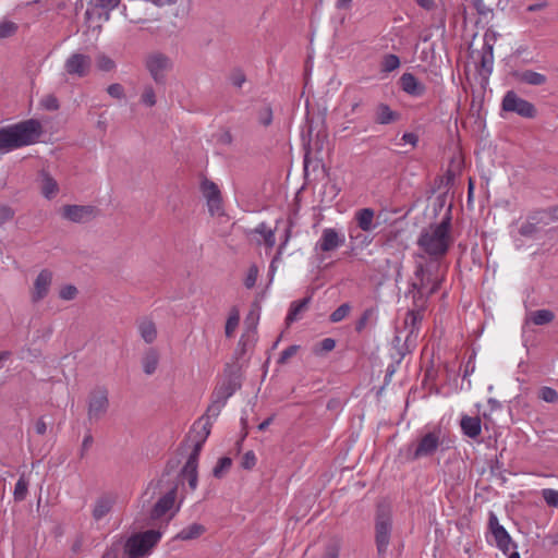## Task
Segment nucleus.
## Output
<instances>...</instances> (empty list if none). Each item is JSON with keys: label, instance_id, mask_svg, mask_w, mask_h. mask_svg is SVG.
Instances as JSON below:
<instances>
[{"label": "nucleus", "instance_id": "obj_1", "mask_svg": "<svg viewBox=\"0 0 558 558\" xmlns=\"http://www.w3.org/2000/svg\"><path fill=\"white\" fill-rule=\"evenodd\" d=\"M446 272L447 265L444 262L418 263L411 279L410 289L405 293V298L412 299L413 308L405 313L402 325H397L392 341V349L397 351V356L392 354L391 356L398 363L415 345L423 319L422 311L427 299L439 289Z\"/></svg>", "mask_w": 558, "mask_h": 558}, {"label": "nucleus", "instance_id": "obj_25", "mask_svg": "<svg viewBox=\"0 0 558 558\" xmlns=\"http://www.w3.org/2000/svg\"><path fill=\"white\" fill-rule=\"evenodd\" d=\"M311 296L303 298L302 300L291 303L288 315L286 317L287 324H291L300 318V315L308 308Z\"/></svg>", "mask_w": 558, "mask_h": 558}, {"label": "nucleus", "instance_id": "obj_22", "mask_svg": "<svg viewBox=\"0 0 558 558\" xmlns=\"http://www.w3.org/2000/svg\"><path fill=\"white\" fill-rule=\"evenodd\" d=\"M463 434L470 438H476L482 432V422L477 416L464 415L460 422Z\"/></svg>", "mask_w": 558, "mask_h": 558}, {"label": "nucleus", "instance_id": "obj_44", "mask_svg": "<svg viewBox=\"0 0 558 558\" xmlns=\"http://www.w3.org/2000/svg\"><path fill=\"white\" fill-rule=\"evenodd\" d=\"M141 101L148 107H153L156 105V94L153 86L147 85L144 87V90L141 96Z\"/></svg>", "mask_w": 558, "mask_h": 558}, {"label": "nucleus", "instance_id": "obj_51", "mask_svg": "<svg viewBox=\"0 0 558 558\" xmlns=\"http://www.w3.org/2000/svg\"><path fill=\"white\" fill-rule=\"evenodd\" d=\"M257 277H258V267L256 265L250 266L246 278L244 280V286L247 289H252L256 283Z\"/></svg>", "mask_w": 558, "mask_h": 558}, {"label": "nucleus", "instance_id": "obj_4", "mask_svg": "<svg viewBox=\"0 0 558 558\" xmlns=\"http://www.w3.org/2000/svg\"><path fill=\"white\" fill-rule=\"evenodd\" d=\"M446 432L440 425L425 426L414 445L413 457L423 459L433 457L440 448L444 450L446 442Z\"/></svg>", "mask_w": 558, "mask_h": 558}, {"label": "nucleus", "instance_id": "obj_56", "mask_svg": "<svg viewBox=\"0 0 558 558\" xmlns=\"http://www.w3.org/2000/svg\"><path fill=\"white\" fill-rule=\"evenodd\" d=\"M107 93L111 97L117 98V99H122L125 96L124 88L119 83H114V84L109 85L108 88H107Z\"/></svg>", "mask_w": 558, "mask_h": 558}, {"label": "nucleus", "instance_id": "obj_15", "mask_svg": "<svg viewBox=\"0 0 558 558\" xmlns=\"http://www.w3.org/2000/svg\"><path fill=\"white\" fill-rule=\"evenodd\" d=\"M344 235L338 233L332 228H326L322 232V236L315 245V250L323 252H331L344 243Z\"/></svg>", "mask_w": 558, "mask_h": 558}, {"label": "nucleus", "instance_id": "obj_57", "mask_svg": "<svg viewBox=\"0 0 558 558\" xmlns=\"http://www.w3.org/2000/svg\"><path fill=\"white\" fill-rule=\"evenodd\" d=\"M400 66V59L396 54H386V72H391Z\"/></svg>", "mask_w": 558, "mask_h": 558}, {"label": "nucleus", "instance_id": "obj_41", "mask_svg": "<svg viewBox=\"0 0 558 558\" xmlns=\"http://www.w3.org/2000/svg\"><path fill=\"white\" fill-rule=\"evenodd\" d=\"M258 122L264 125V126H268L271 124L272 122V109L269 105H265L263 106L259 110H258Z\"/></svg>", "mask_w": 558, "mask_h": 558}, {"label": "nucleus", "instance_id": "obj_43", "mask_svg": "<svg viewBox=\"0 0 558 558\" xmlns=\"http://www.w3.org/2000/svg\"><path fill=\"white\" fill-rule=\"evenodd\" d=\"M121 0H95V5L105 10V20H109V12L120 4Z\"/></svg>", "mask_w": 558, "mask_h": 558}, {"label": "nucleus", "instance_id": "obj_35", "mask_svg": "<svg viewBox=\"0 0 558 558\" xmlns=\"http://www.w3.org/2000/svg\"><path fill=\"white\" fill-rule=\"evenodd\" d=\"M232 465V459L229 457H222L218 460L217 464L213 469V475L216 478H221L230 470Z\"/></svg>", "mask_w": 558, "mask_h": 558}, {"label": "nucleus", "instance_id": "obj_55", "mask_svg": "<svg viewBox=\"0 0 558 558\" xmlns=\"http://www.w3.org/2000/svg\"><path fill=\"white\" fill-rule=\"evenodd\" d=\"M76 294H77V289H76V287H74L72 284L64 286L63 288H61V290L59 292V296L65 301L75 299Z\"/></svg>", "mask_w": 558, "mask_h": 558}, {"label": "nucleus", "instance_id": "obj_30", "mask_svg": "<svg viewBox=\"0 0 558 558\" xmlns=\"http://www.w3.org/2000/svg\"><path fill=\"white\" fill-rule=\"evenodd\" d=\"M376 546L379 555L384 551V517L381 511V504H377V513H376Z\"/></svg>", "mask_w": 558, "mask_h": 558}, {"label": "nucleus", "instance_id": "obj_24", "mask_svg": "<svg viewBox=\"0 0 558 558\" xmlns=\"http://www.w3.org/2000/svg\"><path fill=\"white\" fill-rule=\"evenodd\" d=\"M41 178V194L47 198H53L59 192V185L57 181L45 170L40 172Z\"/></svg>", "mask_w": 558, "mask_h": 558}, {"label": "nucleus", "instance_id": "obj_7", "mask_svg": "<svg viewBox=\"0 0 558 558\" xmlns=\"http://www.w3.org/2000/svg\"><path fill=\"white\" fill-rule=\"evenodd\" d=\"M501 110L510 113H517L525 119L536 117L535 106L520 97L514 90H508L501 100Z\"/></svg>", "mask_w": 558, "mask_h": 558}, {"label": "nucleus", "instance_id": "obj_33", "mask_svg": "<svg viewBox=\"0 0 558 558\" xmlns=\"http://www.w3.org/2000/svg\"><path fill=\"white\" fill-rule=\"evenodd\" d=\"M226 405L225 402L213 398L211 403L208 405L205 414L199 418V421L210 422V418H216L220 414L222 408Z\"/></svg>", "mask_w": 558, "mask_h": 558}, {"label": "nucleus", "instance_id": "obj_13", "mask_svg": "<svg viewBox=\"0 0 558 558\" xmlns=\"http://www.w3.org/2000/svg\"><path fill=\"white\" fill-rule=\"evenodd\" d=\"M147 2L146 0H128L123 4L122 13L131 23H143L146 21Z\"/></svg>", "mask_w": 558, "mask_h": 558}, {"label": "nucleus", "instance_id": "obj_45", "mask_svg": "<svg viewBox=\"0 0 558 558\" xmlns=\"http://www.w3.org/2000/svg\"><path fill=\"white\" fill-rule=\"evenodd\" d=\"M542 497L548 506L558 507V490L553 488H544L542 490Z\"/></svg>", "mask_w": 558, "mask_h": 558}, {"label": "nucleus", "instance_id": "obj_12", "mask_svg": "<svg viewBox=\"0 0 558 558\" xmlns=\"http://www.w3.org/2000/svg\"><path fill=\"white\" fill-rule=\"evenodd\" d=\"M90 57L83 53L71 54L64 63V69L66 73L70 75H76L78 77L86 76L90 71Z\"/></svg>", "mask_w": 558, "mask_h": 558}, {"label": "nucleus", "instance_id": "obj_3", "mask_svg": "<svg viewBox=\"0 0 558 558\" xmlns=\"http://www.w3.org/2000/svg\"><path fill=\"white\" fill-rule=\"evenodd\" d=\"M43 134L41 123L28 119L0 129V151L8 153L36 143Z\"/></svg>", "mask_w": 558, "mask_h": 558}, {"label": "nucleus", "instance_id": "obj_59", "mask_svg": "<svg viewBox=\"0 0 558 558\" xmlns=\"http://www.w3.org/2000/svg\"><path fill=\"white\" fill-rule=\"evenodd\" d=\"M14 216V211L9 206L0 205V226H2L4 222L12 219Z\"/></svg>", "mask_w": 558, "mask_h": 558}, {"label": "nucleus", "instance_id": "obj_29", "mask_svg": "<svg viewBox=\"0 0 558 558\" xmlns=\"http://www.w3.org/2000/svg\"><path fill=\"white\" fill-rule=\"evenodd\" d=\"M555 318V315L549 310H537L534 312H531L527 315L526 322H531L536 326H543L546 324H549Z\"/></svg>", "mask_w": 558, "mask_h": 558}, {"label": "nucleus", "instance_id": "obj_38", "mask_svg": "<svg viewBox=\"0 0 558 558\" xmlns=\"http://www.w3.org/2000/svg\"><path fill=\"white\" fill-rule=\"evenodd\" d=\"M19 26L16 23L3 20L0 22V39L12 37L16 34Z\"/></svg>", "mask_w": 558, "mask_h": 558}, {"label": "nucleus", "instance_id": "obj_6", "mask_svg": "<svg viewBox=\"0 0 558 558\" xmlns=\"http://www.w3.org/2000/svg\"><path fill=\"white\" fill-rule=\"evenodd\" d=\"M144 63L154 82L158 85H165L167 74L173 66L172 60L160 51H153L145 57Z\"/></svg>", "mask_w": 558, "mask_h": 558}, {"label": "nucleus", "instance_id": "obj_62", "mask_svg": "<svg viewBox=\"0 0 558 558\" xmlns=\"http://www.w3.org/2000/svg\"><path fill=\"white\" fill-rule=\"evenodd\" d=\"M219 143L221 144H225V145H230L233 141V137H232V134L230 131H225L223 133L220 134L219 136Z\"/></svg>", "mask_w": 558, "mask_h": 558}, {"label": "nucleus", "instance_id": "obj_54", "mask_svg": "<svg viewBox=\"0 0 558 558\" xmlns=\"http://www.w3.org/2000/svg\"><path fill=\"white\" fill-rule=\"evenodd\" d=\"M256 456L255 453L250 450L244 453L241 461V466L245 470H252L256 464Z\"/></svg>", "mask_w": 558, "mask_h": 558}, {"label": "nucleus", "instance_id": "obj_26", "mask_svg": "<svg viewBox=\"0 0 558 558\" xmlns=\"http://www.w3.org/2000/svg\"><path fill=\"white\" fill-rule=\"evenodd\" d=\"M355 220L357 227L363 231H371L375 228L373 223L374 210L372 208H363L356 211Z\"/></svg>", "mask_w": 558, "mask_h": 558}, {"label": "nucleus", "instance_id": "obj_58", "mask_svg": "<svg viewBox=\"0 0 558 558\" xmlns=\"http://www.w3.org/2000/svg\"><path fill=\"white\" fill-rule=\"evenodd\" d=\"M93 442H94V438H93L92 434L90 433L86 434L84 436V439L82 441L81 449L78 452L81 459H83L85 457L86 452L92 447Z\"/></svg>", "mask_w": 558, "mask_h": 558}, {"label": "nucleus", "instance_id": "obj_49", "mask_svg": "<svg viewBox=\"0 0 558 558\" xmlns=\"http://www.w3.org/2000/svg\"><path fill=\"white\" fill-rule=\"evenodd\" d=\"M96 62L98 69L105 72L111 71L116 66L114 61L106 54H99Z\"/></svg>", "mask_w": 558, "mask_h": 558}, {"label": "nucleus", "instance_id": "obj_19", "mask_svg": "<svg viewBox=\"0 0 558 558\" xmlns=\"http://www.w3.org/2000/svg\"><path fill=\"white\" fill-rule=\"evenodd\" d=\"M202 421H196L191 430H190V434L187 436V440H190L192 442V446H198V447H203L204 444L206 442L208 436L210 435V429H211V422H204L202 425H201Z\"/></svg>", "mask_w": 558, "mask_h": 558}, {"label": "nucleus", "instance_id": "obj_21", "mask_svg": "<svg viewBox=\"0 0 558 558\" xmlns=\"http://www.w3.org/2000/svg\"><path fill=\"white\" fill-rule=\"evenodd\" d=\"M241 384L236 377H229L227 381L222 383L219 387H217L211 398H216L225 403L227 400L238 390L240 389Z\"/></svg>", "mask_w": 558, "mask_h": 558}, {"label": "nucleus", "instance_id": "obj_18", "mask_svg": "<svg viewBox=\"0 0 558 558\" xmlns=\"http://www.w3.org/2000/svg\"><path fill=\"white\" fill-rule=\"evenodd\" d=\"M177 497V486H173L162 497L158 499L150 510V519L157 520L162 518L172 507Z\"/></svg>", "mask_w": 558, "mask_h": 558}, {"label": "nucleus", "instance_id": "obj_48", "mask_svg": "<svg viewBox=\"0 0 558 558\" xmlns=\"http://www.w3.org/2000/svg\"><path fill=\"white\" fill-rule=\"evenodd\" d=\"M538 396L542 400L548 403H554L558 400L557 391L550 387H542L539 389Z\"/></svg>", "mask_w": 558, "mask_h": 558}, {"label": "nucleus", "instance_id": "obj_46", "mask_svg": "<svg viewBox=\"0 0 558 558\" xmlns=\"http://www.w3.org/2000/svg\"><path fill=\"white\" fill-rule=\"evenodd\" d=\"M229 78L232 85L238 88H241L242 85L246 82V75L241 69H233Z\"/></svg>", "mask_w": 558, "mask_h": 558}, {"label": "nucleus", "instance_id": "obj_2", "mask_svg": "<svg viewBox=\"0 0 558 558\" xmlns=\"http://www.w3.org/2000/svg\"><path fill=\"white\" fill-rule=\"evenodd\" d=\"M453 242L451 215L448 209L440 222L433 223L421 232L417 245L422 251V258L428 257L429 262H444V257Z\"/></svg>", "mask_w": 558, "mask_h": 558}, {"label": "nucleus", "instance_id": "obj_34", "mask_svg": "<svg viewBox=\"0 0 558 558\" xmlns=\"http://www.w3.org/2000/svg\"><path fill=\"white\" fill-rule=\"evenodd\" d=\"M27 492H28V481L25 478L24 475H21L15 484V487H14V492H13L14 500L23 501L27 496Z\"/></svg>", "mask_w": 558, "mask_h": 558}, {"label": "nucleus", "instance_id": "obj_37", "mask_svg": "<svg viewBox=\"0 0 558 558\" xmlns=\"http://www.w3.org/2000/svg\"><path fill=\"white\" fill-rule=\"evenodd\" d=\"M239 322H240L239 311L235 307H233L230 312V315L227 319L226 327H225V332H226L227 337H231L233 335L235 328L239 325Z\"/></svg>", "mask_w": 558, "mask_h": 558}, {"label": "nucleus", "instance_id": "obj_42", "mask_svg": "<svg viewBox=\"0 0 558 558\" xmlns=\"http://www.w3.org/2000/svg\"><path fill=\"white\" fill-rule=\"evenodd\" d=\"M202 449H203V447L193 445V449L182 469H197L198 458H199Z\"/></svg>", "mask_w": 558, "mask_h": 558}, {"label": "nucleus", "instance_id": "obj_63", "mask_svg": "<svg viewBox=\"0 0 558 558\" xmlns=\"http://www.w3.org/2000/svg\"><path fill=\"white\" fill-rule=\"evenodd\" d=\"M401 140L404 144H411L414 146L417 142V136L414 133H404Z\"/></svg>", "mask_w": 558, "mask_h": 558}, {"label": "nucleus", "instance_id": "obj_47", "mask_svg": "<svg viewBox=\"0 0 558 558\" xmlns=\"http://www.w3.org/2000/svg\"><path fill=\"white\" fill-rule=\"evenodd\" d=\"M537 232V223L534 221H525L519 228V233L525 238H532Z\"/></svg>", "mask_w": 558, "mask_h": 558}, {"label": "nucleus", "instance_id": "obj_61", "mask_svg": "<svg viewBox=\"0 0 558 558\" xmlns=\"http://www.w3.org/2000/svg\"><path fill=\"white\" fill-rule=\"evenodd\" d=\"M35 430L38 435H45L47 432V423L44 416L39 417L35 424Z\"/></svg>", "mask_w": 558, "mask_h": 558}, {"label": "nucleus", "instance_id": "obj_53", "mask_svg": "<svg viewBox=\"0 0 558 558\" xmlns=\"http://www.w3.org/2000/svg\"><path fill=\"white\" fill-rule=\"evenodd\" d=\"M340 544L338 541L330 542L325 549L324 558H339Z\"/></svg>", "mask_w": 558, "mask_h": 558}, {"label": "nucleus", "instance_id": "obj_28", "mask_svg": "<svg viewBox=\"0 0 558 558\" xmlns=\"http://www.w3.org/2000/svg\"><path fill=\"white\" fill-rule=\"evenodd\" d=\"M206 529L203 524L192 523L186 527L182 529L175 536V538L181 541H191L196 539L201 535L205 533Z\"/></svg>", "mask_w": 558, "mask_h": 558}, {"label": "nucleus", "instance_id": "obj_36", "mask_svg": "<svg viewBox=\"0 0 558 558\" xmlns=\"http://www.w3.org/2000/svg\"><path fill=\"white\" fill-rule=\"evenodd\" d=\"M378 314V308L377 307H369V308H366L362 316L360 317V319L356 322V326H355V329L356 331H362L366 325L373 320L374 317H376Z\"/></svg>", "mask_w": 558, "mask_h": 558}, {"label": "nucleus", "instance_id": "obj_40", "mask_svg": "<svg viewBox=\"0 0 558 558\" xmlns=\"http://www.w3.org/2000/svg\"><path fill=\"white\" fill-rule=\"evenodd\" d=\"M350 310H351V306L349 305V303H343L341 304L338 308H336L329 319L330 322L332 323H339L341 322L342 319H344L348 314L350 313Z\"/></svg>", "mask_w": 558, "mask_h": 558}, {"label": "nucleus", "instance_id": "obj_60", "mask_svg": "<svg viewBox=\"0 0 558 558\" xmlns=\"http://www.w3.org/2000/svg\"><path fill=\"white\" fill-rule=\"evenodd\" d=\"M320 350L324 352H329L335 349L336 341L332 338H325L319 343Z\"/></svg>", "mask_w": 558, "mask_h": 558}, {"label": "nucleus", "instance_id": "obj_27", "mask_svg": "<svg viewBox=\"0 0 558 558\" xmlns=\"http://www.w3.org/2000/svg\"><path fill=\"white\" fill-rule=\"evenodd\" d=\"M159 363V354L156 349L149 348L143 359H142V365L143 371L146 375H153L158 366Z\"/></svg>", "mask_w": 558, "mask_h": 558}, {"label": "nucleus", "instance_id": "obj_14", "mask_svg": "<svg viewBox=\"0 0 558 558\" xmlns=\"http://www.w3.org/2000/svg\"><path fill=\"white\" fill-rule=\"evenodd\" d=\"M478 54V73L484 80H487L494 69V45L487 39V35H485L484 44Z\"/></svg>", "mask_w": 558, "mask_h": 558}, {"label": "nucleus", "instance_id": "obj_32", "mask_svg": "<svg viewBox=\"0 0 558 558\" xmlns=\"http://www.w3.org/2000/svg\"><path fill=\"white\" fill-rule=\"evenodd\" d=\"M254 233L263 236L264 243L268 248L274 247L276 243L275 231L269 229L265 222H260L254 230Z\"/></svg>", "mask_w": 558, "mask_h": 558}, {"label": "nucleus", "instance_id": "obj_5", "mask_svg": "<svg viewBox=\"0 0 558 558\" xmlns=\"http://www.w3.org/2000/svg\"><path fill=\"white\" fill-rule=\"evenodd\" d=\"M161 533L156 530H148L131 535L124 545L129 558H143L150 555L151 549L158 544Z\"/></svg>", "mask_w": 558, "mask_h": 558}, {"label": "nucleus", "instance_id": "obj_16", "mask_svg": "<svg viewBox=\"0 0 558 558\" xmlns=\"http://www.w3.org/2000/svg\"><path fill=\"white\" fill-rule=\"evenodd\" d=\"M52 282V272L48 269H43L34 281V289L32 291V301L39 302L45 299L49 292Z\"/></svg>", "mask_w": 558, "mask_h": 558}, {"label": "nucleus", "instance_id": "obj_17", "mask_svg": "<svg viewBox=\"0 0 558 558\" xmlns=\"http://www.w3.org/2000/svg\"><path fill=\"white\" fill-rule=\"evenodd\" d=\"M399 86L402 92L412 97H422L426 93V86L410 72L400 76Z\"/></svg>", "mask_w": 558, "mask_h": 558}, {"label": "nucleus", "instance_id": "obj_64", "mask_svg": "<svg viewBox=\"0 0 558 558\" xmlns=\"http://www.w3.org/2000/svg\"><path fill=\"white\" fill-rule=\"evenodd\" d=\"M417 4L425 10H433L435 8V0H416Z\"/></svg>", "mask_w": 558, "mask_h": 558}, {"label": "nucleus", "instance_id": "obj_52", "mask_svg": "<svg viewBox=\"0 0 558 558\" xmlns=\"http://www.w3.org/2000/svg\"><path fill=\"white\" fill-rule=\"evenodd\" d=\"M300 347L299 345H289L288 348H286L281 353H280V356L278 359V363L279 364H286L288 362L289 359H291L292 356H294L296 354V352L299 351Z\"/></svg>", "mask_w": 558, "mask_h": 558}, {"label": "nucleus", "instance_id": "obj_31", "mask_svg": "<svg viewBox=\"0 0 558 558\" xmlns=\"http://www.w3.org/2000/svg\"><path fill=\"white\" fill-rule=\"evenodd\" d=\"M520 81L533 86H539L546 83L547 78L544 74L526 70L520 74Z\"/></svg>", "mask_w": 558, "mask_h": 558}, {"label": "nucleus", "instance_id": "obj_20", "mask_svg": "<svg viewBox=\"0 0 558 558\" xmlns=\"http://www.w3.org/2000/svg\"><path fill=\"white\" fill-rule=\"evenodd\" d=\"M116 504V498L110 494H104L99 496L94 505L93 508V519L95 521H100L102 518H105L108 513L111 512L113 506Z\"/></svg>", "mask_w": 558, "mask_h": 558}, {"label": "nucleus", "instance_id": "obj_9", "mask_svg": "<svg viewBox=\"0 0 558 558\" xmlns=\"http://www.w3.org/2000/svg\"><path fill=\"white\" fill-rule=\"evenodd\" d=\"M201 191L203 196L207 199L208 210L211 216L222 214V198L218 185L204 178L201 182Z\"/></svg>", "mask_w": 558, "mask_h": 558}, {"label": "nucleus", "instance_id": "obj_8", "mask_svg": "<svg viewBox=\"0 0 558 558\" xmlns=\"http://www.w3.org/2000/svg\"><path fill=\"white\" fill-rule=\"evenodd\" d=\"M109 408L108 391L104 387H97L90 391L88 397V420L98 421Z\"/></svg>", "mask_w": 558, "mask_h": 558}, {"label": "nucleus", "instance_id": "obj_10", "mask_svg": "<svg viewBox=\"0 0 558 558\" xmlns=\"http://www.w3.org/2000/svg\"><path fill=\"white\" fill-rule=\"evenodd\" d=\"M96 211V207L90 205H64L61 208V216L69 221L84 223L92 220Z\"/></svg>", "mask_w": 558, "mask_h": 558}, {"label": "nucleus", "instance_id": "obj_11", "mask_svg": "<svg viewBox=\"0 0 558 558\" xmlns=\"http://www.w3.org/2000/svg\"><path fill=\"white\" fill-rule=\"evenodd\" d=\"M488 529L494 537L495 544L502 553L510 550L512 539L507 530L499 523L497 515L489 512Z\"/></svg>", "mask_w": 558, "mask_h": 558}, {"label": "nucleus", "instance_id": "obj_23", "mask_svg": "<svg viewBox=\"0 0 558 558\" xmlns=\"http://www.w3.org/2000/svg\"><path fill=\"white\" fill-rule=\"evenodd\" d=\"M137 327H138V331H140L142 339L146 343H153L156 340L157 328H156L155 323L151 319H149L147 317H143V318L138 319Z\"/></svg>", "mask_w": 558, "mask_h": 558}, {"label": "nucleus", "instance_id": "obj_39", "mask_svg": "<svg viewBox=\"0 0 558 558\" xmlns=\"http://www.w3.org/2000/svg\"><path fill=\"white\" fill-rule=\"evenodd\" d=\"M180 476L187 480L189 486L192 490L196 489L198 483L197 469H182Z\"/></svg>", "mask_w": 558, "mask_h": 558}, {"label": "nucleus", "instance_id": "obj_50", "mask_svg": "<svg viewBox=\"0 0 558 558\" xmlns=\"http://www.w3.org/2000/svg\"><path fill=\"white\" fill-rule=\"evenodd\" d=\"M40 105L43 108H45L48 111H56L59 109V100L54 95H46L41 101Z\"/></svg>", "mask_w": 558, "mask_h": 558}]
</instances>
